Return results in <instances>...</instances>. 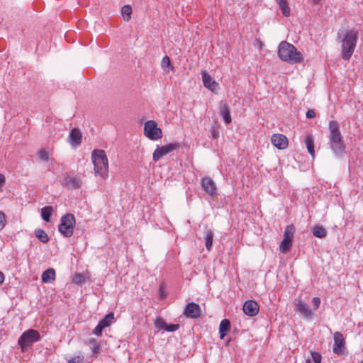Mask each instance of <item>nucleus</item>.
Segmentation results:
<instances>
[{"instance_id":"f257e3e1","label":"nucleus","mask_w":363,"mask_h":363,"mask_svg":"<svg viewBox=\"0 0 363 363\" xmlns=\"http://www.w3.org/2000/svg\"><path fill=\"white\" fill-rule=\"evenodd\" d=\"M328 139L330 146L335 154L342 155L345 150V145L340 130V125L336 121L329 122Z\"/></svg>"},{"instance_id":"f03ea898","label":"nucleus","mask_w":363,"mask_h":363,"mask_svg":"<svg viewBox=\"0 0 363 363\" xmlns=\"http://www.w3.org/2000/svg\"><path fill=\"white\" fill-rule=\"evenodd\" d=\"M278 56L282 61L290 64H298L303 61L302 54L294 45L286 41H281L279 43Z\"/></svg>"},{"instance_id":"7ed1b4c3","label":"nucleus","mask_w":363,"mask_h":363,"mask_svg":"<svg viewBox=\"0 0 363 363\" xmlns=\"http://www.w3.org/2000/svg\"><path fill=\"white\" fill-rule=\"evenodd\" d=\"M91 160L96 176L106 179L108 177V160L104 150H94L91 153Z\"/></svg>"},{"instance_id":"20e7f679","label":"nucleus","mask_w":363,"mask_h":363,"mask_svg":"<svg viewBox=\"0 0 363 363\" xmlns=\"http://www.w3.org/2000/svg\"><path fill=\"white\" fill-rule=\"evenodd\" d=\"M358 38V33L355 30H347L341 40L342 57L347 60L354 52Z\"/></svg>"},{"instance_id":"39448f33","label":"nucleus","mask_w":363,"mask_h":363,"mask_svg":"<svg viewBox=\"0 0 363 363\" xmlns=\"http://www.w3.org/2000/svg\"><path fill=\"white\" fill-rule=\"evenodd\" d=\"M41 339L39 332L34 329H29L25 331L19 337L18 344L21 351L26 352L32 345Z\"/></svg>"},{"instance_id":"423d86ee","label":"nucleus","mask_w":363,"mask_h":363,"mask_svg":"<svg viewBox=\"0 0 363 363\" xmlns=\"http://www.w3.org/2000/svg\"><path fill=\"white\" fill-rule=\"evenodd\" d=\"M74 225V216L72 213H67L61 218L58 230L64 237L69 238L73 235Z\"/></svg>"},{"instance_id":"0eeeda50","label":"nucleus","mask_w":363,"mask_h":363,"mask_svg":"<svg viewBox=\"0 0 363 363\" xmlns=\"http://www.w3.org/2000/svg\"><path fill=\"white\" fill-rule=\"evenodd\" d=\"M295 231L296 228L294 224L289 225L286 227L284 238L279 246V250L282 253H287L291 250Z\"/></svg>"},{"instance_id":"6e6552de","label":"nucleus","mask_w":363,"mask_h":363,"mask_svg":"<svg viewBox=\"0 0 363 363\" xmlns=\"http://www.w3.org/2000/svg\"><path fill=\"white\" fill-rule=\"evenodd\" d=\"M145 135L152 140H157L163 136L162 131L155 121H148L144 125Z\"/></svg>"},{"instance_id":"1a4fd4ad","label":"nucleus","mask_w":363,"mask_h":363,"mask_svg":"<svg viewBox=\"0 0 363 363\" xmlns=\"http://www.w3.org/2000/svg\"><path fill=\"white\" fill-rule=\"evenodd\" d=\"M179 147V144L177 143H169L167 145L157 147L153 152L152 160L154 162H157L163 156L169 154V152L177 150Z\"/></svg>"},{"instance_id":"9d476101","label":"nucleus","mask_w":363,"mask_h":363,"mask_svg":"<svg viewBox=\"0 0 363 363\" xmlns=\"http://www.w3.org/2000/svg\"><path fill=\"white\" fill-rule=\"evenodd\" d=\"M183 314L188 318L196 319L201 315V308L199 304L191 302L185 306Z\"/></svg>"},{"instance_id":"9b49d317","label":"nucleus","mask_w":363,"mask_h":363,"mask_svg":"<svg viewBox=\"0 0 363 363\" xmlns=\"http://www.w3.org/2000/svg\"><path fill=\"white\" fill-rule=\"evenodd\" d=\"M334 345L333 351L335 354L340 355L344 354L345 348V340L343 335L340 332H335L333 335Z\"/></svg>"},{"instance_id":"f8f14e48","label":"nucleus","mask_w":363,"mask_h":363,"mask_svg":"<svg viewBox=\"0 0 363 363\" xmlns=\"http://www.w3.org/2000/svg\"><path fill=\"white\" fill-rule=\"evenodd\" d=\"M201 184L203 191L211 196L216 194L217 187L213 180L209 177L201 179Z\"/></svg>"},{"instance_id":"ddd939ff","label":"nucleus","mask_w":363,"mask_h":363,"mask_svg":"<svg viewBox=\"0 0 363 363\" xmlns=\"http://www.w3.org/2000/svg\"><path fill=\"white\" fill-rule=\"evenodd\" d=\"M272 143L279 150H284L289 145V140L283 134L275 133L271 137Z\"/></svg>"},{"instance_id":"4468645a","label":"nucleus","mask_w":363,"mask_h":363,"mask_svg":"<svg viewBox=\"0 0 363 363\" xmlns=\"http://www.w3.org/2000/svg\"><path fill=\"white\" fill-rule=\"evenodd\" d=\"M61 184L68 189H77L82 186V182L79 178L66 176L62 180Z\"/></svg>"},{"instance_id":"2eb2a0df","label":"nucleus","mask_w":363,"mask_h":363,"mask_svg":"<svg viewBox=\"0 0 363 363\" xmlns=\"http://www.w3.org/2000/svg\"><path fill=\"white\" fill-rule=\"evenodd\" d=\"M242 309L244 313L247 315L255 316L259 313V307L256 301L248 300L245 302Z\"/></svg>"},{"instance_id":"dca6fc26","label":"nucleus","mask_w":363,"mask_h":363,"mask_svg":"<svg viewBox=\"0 0 363 363\" xmlns=\"http://www.w3.org/2000/svg\"><path fill=\"white\" fill-rule=\"evenodd\" d=\"M296 311L301 313L305 318H312L313 313L310 307L301 300H298L296 303Z\"/></svg>"},{"instance_id":"f3484780","label":"nucleus","mask_w":363,"mask_h":363,"mask_svg":"<svg viewBox=\"0 0 363 363\" xmlns=\"http://www.w3.org/2000/svg\"><path fill=\"white\" fill-rule=\"evenodd\" d=\"M220 115L223 118L225 123L229 124L232 121L230 108L228 103L225 101H221L219 104Z\"/></svg>"},{"instance_id":"a211bd4d","label":"nucleus","mask_w":363,"mask_h":363,"mask_svg":"<svg viewBox=\"0 0 363 363\" xmlns=\"http://www.w3.org/2000/svg\"><path fill=\"white\" fill-rule=\"evenodd\" d=\"M201 76L204 86L211 91H214L218 85V83H216L212 77L206 71H203L201 72Z\"/></svg>"},{"instance_id":"6ab92c4d","label":"nucleus","mask_w":363,"mask_h":363,"mask_svg":"<svg viewBox=\"0 0 363 363\" xmlns=\"http://www.w3.org/2000/svg\"><path fill=\"white\" fill-rule=\"evenodd\" d=\"M82 133L77 128H73L69 136V143L73 147L79 146L82 143Z\"/></svg>"},{"instance_id":"aec40b11","label":"nucleus","mask_w":363,"mask_h":363,"mask_svg":"<svg viewBox=\"0 0 363 363\" xmlns=\"http://www.w3.org/2000/svg\"><path fill=\"white\" fill-rule=\"evenodd\" d=\"M230 330V322L228 319H223L219 325V333L220 339H223Z\"/></svg>"},{"instance_id":"412c9836","label":"nucleus","mask_w":363,"mask_h":363,"mask_svg":"<svg viewBox=\"0 0 363 363\" xmlns=\"http://www.w3.org/2000/svg\"><path fill=\"white\" fill-rule=\"evenodd\" d=\"M55 279V271L52 268H49L45 270L42 274V281L44 283H49L54 281Z\"/></svg>"},{"instance_id":"4be33fe9","label":"nucleus","mask_w":363,"mask_h":363,"mask_svg":"<svg viewBox=\"0 0 363 363\" xmlns=\"http://www.w3.org/2000/svg\"><path fill=\"white\" fill-rule=\"evenodd\" d=\"M276 1L279 5L282 14L286 17L289 16L291 13V9L289 6L287 0H276Z\"/></svg>"},{"instance_id":"5701e85b","label":"nucleus","mask_w":363,"mask_h":363,"mask_svg":"<svg viewBox=\"0 0 363 363\" xmlns=\"http://www.w3.org/2000/svg\"><path fill=\"white\" fill-rule=\"evenodd\" d=\"M305 143L309 154L314 157L315 150H314V140L311 135H308L305 138Z\"/></svg>"},{"instance_id":"b1692460","label":"nucleus","mask_w":363,"mask_h":363,"mask_svg":"<svg viewBox=\"0 0 363 363\" xmlns=\"http://www.w3.org/2000/svg\"><path fill=\"white\" fill-rule=\"evenodd\" d=\"M53 208L51 206H47L41 209V216L44 220L49 222L52 214Z\"/></svg>"},{"instance_id":"393cba45","label":"nucleus","mask_w":363,"mask_h":363,"mask_svg":"<svg viewBox=\"0 0 363 363\" xmlns=\"http://www.w3.org/2000/svg\"><path fill=\"white\" fill-rule=\"evenodd\" d=\"M133 10L130 6L125 5L121 9V15L124 21H129L131 18Z\"/></svg>"},{"instance_id":"a878e982","label":"nucleus","mask_w":363,"mask_h":363,"mask_svg":"<svg viewBox=\"0 0 363 363\" xmlns=\"http://www.w3.org/2000/svg\"><path fill=\"white\" fill-rule=\"evenodd\" d=\"M213 232L211 230H208L206 234L205 235V245L206 249L210 251L213 245Z\"/></svg>"},{"instance_id":"bb28decb","label":"nucleus","mask_w":363,"mask_h":363,"mask_svg":"<svg viewBox=\"0 0 363 363\" xmlns=\"http://www.w3.org/2000/svg\"><path fill=\"white\" fill-rule=\"evenodd\" d=\"M114 320V313H109L102 320L99 321V323L105 328L111 325Z\"/></svg>"},{"instance_id":"cd10ccee","label":"nucleus","mask_w":363,"mask_h":363,"mask_svg":"<svg viewBox=\"0 0 363 363\" xmlns=\"http://www.w3.org/2000/svg\"><path fill=\"white\" fill-rule=\"evenodd\" d=\"M312 232L315 237L319 238H324L327 235L325 229L323 227L319 225L315 226Z\"/></svg>"},{"instance_id":"c85d7f7f","label":"nucleus","mask_w":363,"mask_h":363,"mask_svg":"<svg viewBox=\"0 0 363 363\" xmlns=\"http://www.w3.org/2000/svg\"><path fill=\"white\" fill-rule=\"evenodd\" d=\"M35 235L36 238L42 242L47 243L49 241V238L48 234L45 230L41 229H38L35 232Z\"/></svg>"},{"instance_id":"c756f323","label":"nucleus","mask_w":363,"mask_h":363,"mask_svg":"<svg viewBox=\"0 0 363 363\" xmlns=\"http://www.w3.org/2000/svg\"><path fill=\"white\" fill-rule=\"evenodd\" d=\"M161 67L167 72H169V69H167V68H170L172 70H174V67L172 66L170 58L167 55L162 58Z\"/></svg>"},{"instance_id":"7c9ffc66","label":"nucleus","mask_w":363,"mask_h":363,"mask_svg":"<svg viewBox=\"0 0 363 363\" xmlns=\"http://www.w3.org/2000/svg\"><path fill=\"white\" fill-rule=\"evenodd\" d=\"M155 325L159 330H165V328L166 326H167V324L162 318H157L155 320Z\"/></svg>"},{"instance_id":"2f4dec72","label":"nucleus","mask_w":363,"mask_h":363,"mask_svg":"<svg viewBox=\"0 0 363 363\" xmlns=\"http://www.w3.org/2000/svg\"><path fill=\"white\" fill-rule=\"evenodd\" d=\"M311 357L315 363H321L322 356L321 354L315 351H311Z\"/></svg>"},{"instance_id":"473e14b6","label":"nucleus","mask_w":363,"mask_h":363,"mask_svg":"<svg viewBox=\"0 0 363 363\" xmlns=\"http://www.w3.org/2000/svg\"><path fill=\"white\" fill-rule=\"evenodd\" d=\"M38 156H39L40 159L43 161H48V160H49V154L45 150H40L38 152Z\"/></svg>"},{"instance_id":"72a5a7b5","label":"nucleus","mask_w":363,"mask_h":363,"mask_svg":"<svg viewBox=\"0 0 363 363\" xmlns=\"http://www.w3.org/2000/svg\"><path fill=\"white\" fill-rule=\"evenodd\" d=\"M6 224V215L4 212L0 211V231L5 227Z\"/></svg>"},{"instance_id":"f704fd0d","label":"nucleus","mask_w":363,"mask_h":363,"mask_svg":"<svg viewBox=\"0 0 363 363\" xmlns=\"http://www.w3.org/2000/svg\"><path fill=\"white\" fill-rule=\"evenodd\" d=\"M104 329V328L99 323L96 327L94 329L93 334L96 336H101Z\"/></svg>"},{"instance_id":"c9c22d12","label":"nucleus","mask_w":363,"mask_h":363,"mask_svg":"<svg viewBox=\"0 0 363 363\" xmlns=\"http://www.w3.org/2000/svg\"><path fill=\"white\" fill-rule=\"evenodd\" d=\"M179 328V324H170V325H167V326H166L164 330L168 331V332H174V331H176L177 330H178Z\"/></svg>"},{"instance_id":"e433bc0d","label":"nucleus","mask_w":363,"mask_h":363,"mask_svg":"<svg viewBox=\"0 0 363 363\" xmlns=\"http://www.w3.org/2000/svg\"><path fill=\"white\" fill-rule=\"evenodd\" d=\"M211 133L213 139H217L219 137L218 128L216 126L213 127L211 130Z\"/></svg>"},{"instance_id":"4c0bfd02","label":"nucleus","mask_w":363,"mask_h":363,"mask_svg":"<svg viewBox=\"0 0 363 363\" xmlns=\"http://www.w3.org/2000/svg\"><path fill=\"white\" fill-rule=\"evenodd\" d=\"M84 281V277L81 274H76L73 277V281L76 284H80Z\"/></svg>"},{"instance_id":"58836bf2","label":"nucleus","mask_w":363,"mask_h":363,"mask_svg":"<svg viewBox=\"0 0 363 363\" xmlns=\"http://www.w3.org/2000/svg\"><path fill=\"white\" fill-rule=\"evenodd\" d=\"M83 359V356L78 355L69 360L67 363H82Z\"/></svg>"},{"instance_id":"ea45409f","label":"nucleus","mask_w":363,"mask_h":363,"mask_svg":"<svg viewBox=\"0 0 363 363\" xmlns=\"http://www.w3.org/2000/svg\"><path fill=\"white\" fill-rule=\"evenodd\" d=\"M312 303L313 305L314 310H316L319 308L320 304V299L318 297H314L312 300Z\"/></svg>"},{"instance_id":"a19ab883","label":"nucleus","mask_w":363,"mask_h":363,"mask_svg":"<svg viewBox=\"0 0 363 363\" xmlns=\"http://www.w3.org/2000/svg\"><path fill=\"white\" fill-rule=\"evenodd\" d=\"M100 352V344L94 345L92 347V353L94 356H96Z\"/></svg>"},{"instance_id":"79ce46f5","label":"nucleus","mask_w":363,"mask_h":363,"mask_svg":"<svg viewBox=\"0 0 363 363\" xmlns=\"http://www.w3.org/2000/svg\"><path fill=\"white\" fill-rule=\"evenodd\" d=\"M306 117L308 118H313L315 117V111L313 109H308V111L306 112Z\"/></svg>"},{"instance_id":"37998d69","label":"nucleus","mask_w":363,"mask_h":363,"mask_svg":"<svg viewBox=\"0 0 363 363\" xmlns=\"http://www.w3.org/2000/svg\"><path fill=\"white\" fill-rule=\"evenodd\" d=\"M89 345H91L93 347H94V345H99V343L97 342V340L94 338H91L89 340Z\"/></svg>"},{"instance_id":"c03bdc74","label":"nucleus","mask_w":363,"mask_h":363,"mask_svg":"<svg viewBox=\"0 0 363 363\" xmlns=\"http://www.w3.org/2000/svg\"><path fill=\"white\" fill-rule=\"evenodd\" d=\"M5 280V276L3 272H0V284H3Z\"/></svg>"},{"instance_id":"a18cd8bd","label":"nucleus","mask_w":363,"mask_h":363,"mask_svg":"<svg viewBox=\"0 0 363 363\" xmlns=\"http://www.w3.org/2000/svg\"><path fill=\"white\" fill-rule=\"evenodd\" d=\"M5 182V177L0 174V186Z\"/></svg>"},{"instance_id":"49530a36","label":"nucleus","mask_w":363,"mask_h":363,"mask_svg":"<svg viewBox=\"0 0 363 363\" xmlns=\"http://www.w3.org/2000/svg\"><path fill=\"white\" fill-rule=\"evenodd\" d=\"M307 363H311L310 360H307Z\"/></svg>"},{"instance_id":"de8ad7c7","label":"nucleus","mask_w":363,"mask_h":363,"mask_svg":"<svg viewBox=\"0 0 363 363\" xmlns=\"http://www.w3.org/2000/svg\"><path fill=\"white\" fill-rule=\"evenodd\" d=\"M362 363H363V362H362Z\"/></svg>"}]
</instances>
